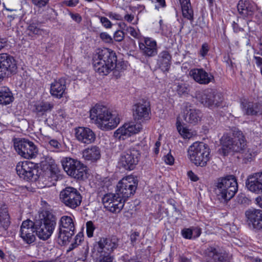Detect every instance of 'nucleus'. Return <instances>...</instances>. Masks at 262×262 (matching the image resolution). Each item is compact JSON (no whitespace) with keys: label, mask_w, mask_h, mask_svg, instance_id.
Masks as SVG:
<instances>
[{"label":"nucleus","mask_w":262,"mask_h":262,"mask_svg":"<svg viewBox=\"0 0 262 262\" xmlns=\"http://www.w3.org/2000/svg\"><path fill=\"white\" fill-rule=\"evenodd\" d=\"M133 117L138 122L125 123L114 133V138L119 141L125 140L133 135L139 133L142 129L141 123H145L150 119V108L148 103L145 101L136 103L133 108Z\"/></svg>","instance_id":"f257e3e1"},{"label":"nucleus","mask_w":262,"mask_h":262,"mask_svg":"<svg viewBox=\"0 0 262 262\" xmlns=\"http://www.w3.org/2000/svg\"><path fill=\"white\" fill-rule=\"evenodd\" d=\"M222 145L220 152L224 156L231 152H239L241 157L247 161H251L256 154L246 147V143L244 136L241 131L235 129L232 136L224 135L221 139Z\"/></svg>","instance_id":"f03ea898"},{"label":"nucleus","mask_w":262,"mask_h":262,"mask_svg":"<svg viewBox=\"0 0 262 262\" xmlns=\"http://www.w3.org/2000/svg\"><path fill=\"white\" fill-rule=\"evenodd\" d=\"M92 122L103 131H109L115 128L120 123L121 117L113 113L106 106L96 104L89 111Z\"/></svg>","instance_id":"7ed1b4c3"},{"label":"nucleus","mask_w":262,"mask_h":262,"mask_svg":"<svg viewBox=\"0 0 262 262\" xmlns=\"http://www.w3.org/2000/svg\"><path fill=\"white\" fill-rule=\"evenodd\" d=\"M115 53L108 48L99 49L94 54L92 64L96 72L101 75H107L116 66Z\"/></svg>","instance_id":"20e7f679"},{"label":"nucleus","mask_w":262,"mask_h":262,"mask_svg":"<svg viewBox=\"0 0 262 262\" xmlns=\"http://www.w3.org/2000/svg\"><path fill=\"white\" fill-rule=\"evenodd\" d=\"M238 190L236 179L232 175L219 179L214 192L219 200L227 201L232 199Z\"/></svg>","instance_id":"39448f33"},{"label":"nucleus","mask_w":262,"mask_h":262,"mask_svg":"<svg viewBox=\"0 0 262 262\" xmlns=\"http://www.w3.org/2000/svg\"><path fill=\"white\" fill-rule=\"evenodd\" d=\"M187 157L195 166L204 167L210 159V149L204 142H195L189 146Z\"/></svg>","instance_id":"423d86ee"},{"label":"nucleus","mask_w":262,"mask_h":262,"mask_svg":"<svg viewBox=\"0 0 262 262\" xmlns=\"http://www.w3.org/2000/svg\"><path fill=\"white\" fill-rule=\"evenodd\" d=\"M17 174L19 177L27 181H34L39 188L46 187L47 184L40 185V182L43 179V177L38 174L37 165L31 161L19 162L16 166Z\"/></svg>","instance_id":"0eeeda50"},{"label":"nucleus","mask_w":262,"mask_h":262,"mask_svg":"<svg viewBox=\"0 0 262 262\" xmlns=\"http://www.w3.org/2000/svg\"><path fill=\"white\" fill-rule=\"evenodd\" d=\"M61 164L68 175L78 180H85L88 177V169L81 161L69 157L63 158Z\"/></svg>","instance_id":"6e6552de"},{"label":"nucleus","mask_w":262,"mask_h":262,"mask_svg":"<svg viewBox=\"0 0 262 262\" xmlns=\"http://www.w3.org/2000/svg\"><path fill=\"white\" fill-rule=\"evenodd\" d=\"M197 98L205 106L210 109H214L225 106L223 94L216 91H205L199 94Z\"/></svg>","instance_id":"1a4fd4ad"},{"label":"nucleus","mask_w":262,"mask_h":262,"mask_svg":"<svg viewBox=\"0 0 262 262\" xmlns=\"http://www.w3.org/2000/svg\"><path fill=\"white\" fill-rule=\"evenodd\" d=\"M59 199L66 207L74 209L80 205L82 196L76 188L67 187L60 191Z\"/></svg>","instance_id":"9d476101"},{"label":"nucleus","mask_w":262,"mask_h":262,"mask_svg":"<svg viewBox=\"0 0 262 262\" xmlns=\"http://www.w3.org/2000/svg\"><path fill=\"white\" fill-rule=\"evenodd\" d=\"M138 185L137 179L133 175L123 177L117 184L116 192L127 200L135 193Z\"/></svg>","instance_id":"9b49d317"},{"label":"nucleus","mask_w":262,"mask_h":262,"mask_svg":"<svg viewBox=\"0 0 262 262\" xmlns=\"http://www.w3.org/2000/svg\"><path fill=\"white\" fill-rule=\"evenodd\" d=\"M56 225L54 216L52 214H47L41 219L40 224L36 226V235L41 239L47 240L53 234Z\"/></svg>","instance_id":"f8f14e48"},{"label":"nucleus","mask_w":262,"mask_h":262,"mask_svg":"<svg viewBox=\"0 0 262 262\" xmlns=\"http://www.w3.org/2000/svg\"><path fill=\"white\" fill-rule=\"evenodd\" d=\"M126 200L117 192L115 193H107L102 198L104 208L107 211L114 213H118L121 211Z\"/></svg>","instance_id":"ddd939ff"},{"label":"nucleus","mask_w":262,"mask_h":262,"mask_svg":"<svg viewBox=\"0 0 262 262\" xmlns=\"http://www.w3.org/2000/svg\"><path fill=\"white\" fill-rule=\"evenodd\" d=\"M140 157V153L138 150H127L121 155L118 161V166L125 170H132L138 164Z\"/></svg>","instance_id":"4468645a"},{"label":"nucleus","mask_w":262,"mask_h":262,"mask_svg":"<svg viewBox=\"0 0 262 262\" xmlns=\"http://www.w3.org/2000/svg\"><path fill=\"white\" fill-rule=\"evenodd\" d=\"M16 151L25 159H32L36 157L38 150L34 144L25 139L16 140L14 143Z\"/></svg>","instance_id":"2eb2a0df"},{"label":"nucleus","mask_w":262,"mask_h":262,"mask_svg":"<svg viewBox=\"0 0 262 262\" xmlns=\"http://www.w3.org/2000/svg\"><path fill=\"white\" fill-rule=\"evenodd\" d=\"M16 70V62L13 57L7 53L0 54V81Z\"/></svg>","instance_id":"dca6fc26"},{"label":"nucleus","mask_w":262,"mask_h":262,"mask_svg":"<svg viewBox=\"0 0 262 262\" xmlns=\"http://www.w3.org/2000/svg\"><path fill=\"white\" fill-rule=\"evenodd\" d=\"M202 117V113L198 110L182 108L176 118H180L182 122L185 121L189 124L195 125L201 121Z\"/></svg>","instance_id":"f3484780"},{"label":"nucleus","mask_w":262,"mask_h":262,"mask_svg":"<svg viewBox=\"0 0 262 262\" xmlns=\"http://www.w3.org/2000/svg\"><path fill=\"white\" fill-rule=\"evenodd\" d=\"M247 222L249 226L255 230H262V210L249 209L245 212Z\"/></svg>","instance_id":"a211bd4d"},{"label":"nucleus","mask_w":262,"mask_h":262,"mask_svg":"<svg viewBox=\"0 0 262 262\" xmlns=\"http://www.w3.org/2000/svg\"><path fill=\"white\" fill-rule=\"evenodd\" d=\"M139 47L142 53L146 56L152 57L158 53L157 41L150 37H143L139 42Z\"/></svg>","instance_id":"6ab92c4d"},{"label":"nucleus","mask_w":262,"mask_h":262,"mask_svg":"<svg viewBox=\"0 0 262 262\" xmlns=\"http://www.w3.org/2000/svg\"><path fill=\"white\" fill-rule=\"evenodd\" d=\"M34 223L30 220H26L22 223L19 235L23 241L30 244L35 240Z\"/></svg>","instance_id":"aec40b11"},{"label":"nucleus","mask_w":262,"mask_h":262,"mask_svg":"<svg viewBox=\"0 0 262 262\" xmlns=\"http://www.w3.org/2000/svg\"><path fill=\"white\" fill-rule=\"evenodd\" d=\"M246 185L250 191L257 194L262 193V170L249 176Z\"/></svg>","instance_id":"412c9836"},{"label":"nucleus","mask_w":262,"mask_h":262,"mask_svg":"<svg viewBox=\"0 0 262 262\" xmlns=\"http://www.w3.org/2000/svg\"><path fill=\"white\" fill-rule=\"evenodd\" d=\"M255 4L249 0H240L237 5V9L242 17L247 20V24L252 18L256 10Z\"/></svg>","instance_id":"4be33fe9"},{"label":"nucleus","mask_w":262,"mask_h":262,"mask_svg":"<svg viewBox=\"0 0 262 262\" xmlns=\"http://www.w3.org/2000/svg\"><path fill=\"white\" fill-rule=\"evenodd\" d=\"M117 239L116 237L102 238L98 242L97 249L101 255H110V253L117 247Z\"/></svg>","instance_id":"5701e85b"},{"label":"nucleus","mask_w":262,"mask_h":262,"mask_svg":"<svg viewBox=\"0 0 262 262\" xmlns=\"http://www.w3.org/2000/svg\"><path fill=\"white\" fill-rule=\"evenodd\" d=\"M75 137L81 143L84 144H91L96 139V135L90 128L85 127H78L75 129Z\"/></svg>","instance_id":"b1692460"},{"label":"nucleus","mask_w":262,"mask_h":262,"mask_svg":"<svg viewBox=\"0 0 262 262\" xmlns=\"http://www.w3.org/2000/svg\"><path fill=\"white\" fill-rule=\"evenodd\" d=\"M189 75L200 84H208L213 80V76L203 69H192L189 72Z\"/></svg>","instance_id":"393cba45"},{"label":"nucleus","mask_w":262,"mask_h":262,"mask_svg":"<svg viewBox=\"0 0 262 262\" xmlns=\"http://www.w3.org/2000/svg\"><path fill=\"white\" fill-rule=\"evenodd\" d=\"M66 90V81L63 79L55 80L51 83L50 94L56 98H61L63 97Z\"/></svg>","instance_id":"a878e982"},{"label":"nucleus","mask_w":262,"mask_h":262,"mask_svg":"<svg viewBox=\"0 0 262 262\" xmlns=\"http://www.w3.org/2000/svg\"><path fill=\"white\" fill-rule=\"evenodd\" d=\"M82 157L86 161L95 162L101 158L100 148L96 145L90 146L83 150Z\"/></svg>","instance_id":"bb28decb"},{"label":"nucleus","mask_w":262,"mask_h":262,"mask_svg":"<svg viewBox=\"0 0 262 262\" xmlns=\"http://www.w3.org/2000/svg\"><path fill=\"white\" fill-rule=\"evenodd\" d=\"M176 127L180 136L184 139H190L196 134V132L185 126L180 118H176Z\"/></svg>","instance_id":"cd10ccee"},{"label":"nucleus","mask_w":262,"mask_h":262,"mask_svg":"<svg viewBox=\"0 0 262 262\" xmlns=\"http://www.w3.org/2000/svg\"><path fill=\"white\" fill-rule=\"evenodd\" d=\"M171 57L168 52L164 51L159 55L158 65L163 71H167L170 67Z\"/></svg>","instance_id":"c85d7f7f"},{"label":"nucleus","mask_w":262,"mask_h":262,"mask_svg":"<svg viewBox=\"0 0 262 262\" xmlns=\"http://www.w3.org/2000/svg\"><path fill=\"white\" fill-rule=\"evenodd\" d=\"M73 216L63 215L60 220L59 228L74 233L75 225Z\"/></svg>","instance_id":"c756f323"},{"label":"nucleus","mask_w":262,"mask_h":262,"mask_svg":"<svg viewBox=\"0 0 262 262\" xmlns=\"http://www.w3.org/2000/svg\"><path fill=\"white\" fill-rule=\"evenodd\" d=\"M73 234V232L59 228L58 232L57 233V242L60 245H66L69 242L70 239Z\"/></svg>","instance_id":"7c9ffc66"},{"label":"nucleus","mask_w":262,"mask_h":262,"mask_svg":"<svg viewBox=\"0 0 262 262\" xmlns=\"http://www.w3.org/2000/svg\"><path fill=\"white\" fill-rule=\"evenodd\" d=\"M13 95L8 88H3L0 90V104L7 105L13 101Z\"/></svg>","instance_id":"2f4dec72"},{"label":"nucleus","mask_w":262,"mask_h":262,"mask_svg":"<svg viewBox=\"0 0 262 262\" xmlns=\"http://www.w3.org/2000/svg\"><path fill=\"white\" fill-rule=\"evenodd\" d=\"M241 106L248 115H256L259 112L260 107L257 104H253L244 100L241 103Z\"/></svg>","instance_id":"473e14b6"},{"label":"nucleus","mask_w":262,"mask_h":262,"mask_svg":"<svg viewBox=\"0 0 262 262\" xmlns=\"http://www.w3.org/2000/svg\"><path fill=\"white\" fill-rule=\"evenodd\" d=\"M201 229L197 227L185 228L182 230V236L186 239L198 237L201 235Z\"/></svg>","instance_id":"72a5a7b5"},{"label":"nucleus","mask_w":262,"mask_h":262,"mask_svg":"<svg viewBox=\"0 0 262 262\" xmlns=\"http://www.w3.org/2000/svg\"><path fill=\"white\" fill-rule=\"evenodd\" d=\"M41 164L43 167L47 166L49 169L51 176L55 174L58 171V168L55 164V161L52 157L47 156L44 158V160L41 161Z\"/></svg>","instance_id":"f704fd0d"},{"label":"nucleus","mask_w":262,"mask_h":262,"mask_svg":"<svg viewBox=\"0 0 262 262\" xmlns=\"http://www.w3.org/2000/svg\"><path fill=\"white\" fill-rule=\"evenodd\" d=\"M34 110L38 113L43 114L45 112L50 111L53 108V105L44 101H38L34 105Z\"/></svg>","instance_id":"c9c22d12"},{"label":"nucleus","mask_w":262,"mask_h":262,"mask_svg":"<svg viewBox=\"0 0 262 262\" xmlns=\"http://www.w3.org/2000/svg\"><path fill=\"white\" fill-rule=\"evenodd\" d=\"M181 4L183 16L188 19L191 20L193 18V11L190 6L189 2H180Z\"/></svg>","instance_id":"e433bc0d"},{"label":"nucleus","mask_w":262,"mask_h":262,"mask_svg":"<svg viewBox=\"0 0 262 262\" xmlns=\"http://www.w3.org/2000/svg\"><path fill=\"white\" fill-rule=\"evenodd\" d=\"M66 115L64 111L59 110L53 115V124L56 126L60 127L62 124L66 122Z\"/></svg>","instance_id":"4c0bfd02"},{"label":"nucleus","mask_w":262,"mask_h":262,"mask_svg":"<svg viewBox=\"0 0 262 262\" xmlns=\"http://www.w3.org/2000/svg\"><path fill=\"white\" fill-rule=\"evenodd\" d=\"M9 215L6 209H3L0 212V224L6 228L9 224Z\"/></svg>","instance_id":"58836bf2"},{"label":"nucleus","mask_w":262,"mask_h":262,"mask_svg":"<svg viewBox=\"0 0 262 262\" xmlns=\"http://www.w3.org/2000/svg\"><path fill=\"white\" fill-rule=\"evenodd\" d=\"M165 26L163 24L162 20L153 23L152 30L155 33H160L166 35L167 34L164 30Z\"/></svg>","instance_id":"ea45409f"},{"label":"nucleus","mask_w":262,"mask_h":262,"mask_svg":"<svg viewBox=\"0 0 262 262\" xmlns=\"http://www.w3.org/2000/svg\"><path fill=\"white\" fill-rule=\"evenodd\" d=\"M83 235L81 233L77 234L74 238V241L71 244L68 250L71 251L77 247L83 241Z\"/></svg>","instance_id":"a19ab883"},{"label":"nucleus","mask_w":262,"mask_h":262,"mask_svg":"<svg viewBox=\"0 0 262 262\" xmlns=\"http://www.w3.org/2000/svg\"><path fill=\"white\" fill-rule=\"evenodd\" d=\"M206 254L210 258L215 259L217 256V250L213 247H210L206 250Z\"/></svg>","instance_id":"79ce46f5"},{"label":"nucleus","mask_w":262,"mask_h":262,"mask_svg":"<svg viewBox=\"0 0 262 262\" xmlns=\"http://www.w3.org/2000/svg\"><path fill=\"white\" fill-rule=\"evenodd\" d=\"M86 234L88 237H91L93 236V233L95 227L92 221H89L86 224Z\"/></svg>","instance_id":"37998d69"},{"label":"nucleus","mask_w":262,"mask_h":262,"mask_svg":"<svg viewBox=\"0 0 262 262\" xmlns=\"http://www.w3.org/2000/svg\"><path fill=\"white\" fill-rule=\"evenodd\" d=\"M163 160L165 163L168 165H173L174 163V158L170 152L165 155L163 158Z\"/></svg>","instance_id":"c03bdc74"},{"label":"nucleus","mask_w":262,"mask_h":262,"mask_svg":"<svg viewBox=\"0 0 262 262\" xmlns=\"http://www.w3.org/2000/svg\"><path fill=\"white\" fill-rule=\"evenodd\" d=\"M32 3L39 8L46 6L49 3V0H31Z\"/></svg>","instance_id":"a18cd8bd"},{"label":"nucleus","mask_w":262,"mask_h":262,"mask_svg":"<svg viewBox=\"0 0 262 262\" xmlns=\"http://www.w3.org/2000/svg\"><path fill=\"white\" fill-rule=\"evenodd\" d=\"M100 22L102 25L106 28H111L112 27V23L109 19L105 17H99Z\"/></svg>","instance_id":"49530a36"},{"label":"nucleus","mask_w":262,"mask_h":262,"mask_svg":"<svg viewBox=\"0 0 262 262\" xmlns=\"http://www.w3.org/2000/svg\"><path fill=\"white\" fill-rule=\"evenodd\" d=\"M127 32L130 34L132 36L135 38H138L139 37V30L133 27H129L127 29Z\"/></svg>","instance_id":"de8ad7c7"},{"label":"nucleus","mask_w":262,"mask_h":262,"mask_svg":"<svg viewBox=\"0 0 262 262\" xmlns=\"http://www.w3.org/2000/svg\"><path fill=\"white\" fill-rule=\"evenodd\" d=\"M50 145L54 147L56 151L61 152L62 150L60 148V144L56 140H49Z\"/></svg>","instance_id":"09e8293b"},{"label":"nucleus","mask_w":262,"mask_h":262,"mask_svg":"<svg viewBox=\"0 0 262 262\" xmlns=\"http://www.w3.org/2000/svg\"><path fill=\"white\" fill-rule=\"evenodd\" d=\"M114 39L116 41H121L124 38V33L121 30L116 31L114 34Z\"/></svg>","instance_id":"8fccbe9b"},{"label":"nucleus","mask_w":262,"mask_h":262,"mask_svg":"<svg viewBox=\"0 0 262 262\" xmlns=\"http://www.w3.org/2000/svg\"><path fill=\"white\" fill-rule=\"evenodd\" d=\"M100 37L101 39L105 42L110 43L112 41V37L106 32H102L100 34Z\"/></svg>","instance_id":"3c124183"},{"label":"nucleus","mask_w":262,"mask_h":262,"mask_svg":"<svg viewBox=\"0 0 262 262\" xmlns=\"http://www.w3.org/2000/svg\"><path fill=\"white\" fill-rule=\"evenodd\" d=\"M99 262H114L113 258L110 255H103L100 254Z\"/></svg>","instance_id":"603ef678"},{"label":"nucleus","mask_w":262,"mask_h":262,"mask_svg":"<svg viewBox=\"0 0 262 262\" xmlns=\"http://www.w3.org/2000/svg\"><path fill=\"white\" fill-rule=\"evenodd\" d=\"M107 15L113 20H119L122 18L121 15L114 12H109L107 14Z\"/></svg>","instance_id":"864d4df0"},{"label":"nucleus","mask_w":262,"mask_h":262,"mask_svg":"<svg viewBox=\"0 0 262 262\" xmlns=\"http://www.w3.org/2000/svg\"><path fill=\"white\" fill-rule=\"evenodd\" d=\"M188 178L193 182H196L199 180V177L192 171L189 170L187 172Z\"/></svg>","instance_id":"5fc2aeb1"},{"label":"nucleus","mask_w":262,"mask_h":262,"mask_svg":"<svg viewBox=\"0 0 262 262\" xmlns=\"http://www.w3.org/2000/svg\"><path fill=\"white\" fill-rule=\"evenodd\" d=\"M157 4L155 5V9L159 10L161 8H164L166 6L165 0H155Z\"/></svg>","instance_id":"6e6d98bb"},{"label":"nucleus","mask_w":262,"mask_h":262,"mask_svg":"<svg viewBox=\"0 0 262 262\" xmlns=\"http://www.w3.org/2000/svg\"><path fill=\"white\" fill-rule=\"evenodd\" d=\"M28 30L34 34H38L41 32V31L38 28L33 25H31L29 26Z\"/></svg>","instance_id":"4d7b16f0"},{"label":"nucleus","mask_w":262,"mask_h":262,"mask_svg":"<svg viewBox=\"0 0 262 262\" xmlns=\"http://www.w3.org/2000/svg\"><path fill=\"white\" fill-rule=\"evenodd\" d=\"M177 91L179 94L183 95L187 92V88L185 85H178Z\"/></svg>","instance_id":"13d9d810"},{"label":"nucleus","mask_w":262,"mask_h":262,"mask_svg":"<svg viewBox=\"0 0 262 262\" xmlns=\"http://www.w3.org/2000/svg\"><path fill=\"white\" fill-rule=\"evenodd\" d=\"M79 3L78 0H68L64 2V4L69 7H74Z\"/></svg>","instance_id":"bf43d9fd"},{"label":"nucleus","mask_w":262,"mask_h":262,"mask_svg":"<svg viewBox=\"0 0 262 262\" xmlns=\"http://www.w3.org/2000/svg\"><path fill=\"white\" fill-rule=\"evenodd\" d=\"M208 51V46L207 44H203L200 51V54L202 56H205Z\"/></svg>","instance_id":"052dcab7"},{"label":"nucleus","mask_w":262,"mask_h":262,"mask_svg":"<svg viewBox=\"0 0 262 262\" xmlns=\"http://www.w3.org/2000/svg\"><path fill=\"white\" fill-rule=\"evenodd\" d=\"M70 16L71 18L77 23H80L81 21V17L79 14L77 13L73 14L71 13Z\"/></svg>","instance_id":"680f3d73"},{"label":"nucleus","mask_w":262,"mask_h":262,"mask_svg":"<svg viewBox=\"0 0 262 262\" xmlns=\"http://www.w3.org/2000/svg\"><path fill=\"white\" fill-rule=\"evenodd\" d=\"M255 204L260 208H262V195L255 198Z\"/></svg>","instance_id":"e2e57ef3"},{"label":"nucleus","mask_w":262,"mask_h":262,"mask_svg":"<svg viewBox=\"0 0 262 262\" xmlns=\"http://www.w3.org/2000/svg\"><path fill=\"white\" fill-rule=\"evenodd\" d=\"M160 146H161V142H160V141L159 140L157 141L155 143V147H154V149H153L154 152L156 154H158L159 153V148H160Z\"/></svg>","instance_id":"0e129e2a"},{"label":"nucleus","mask_w":262,"mask_h":262,"mask_svg":"<svg viewBox=\"0 0 262 262\" xmlns=\"http://www.w3.org/2000/svg\"><path fill=\"white\" fill-rule=\"evenodd\" d=\"M124 19L125 20L129 23H131L134 19V16L131 14H126L124 16Z\"/></svg>","instance_id":"69168bd1"},{"label":"nucleus","mask_w":262,"mask_h":262,"mask_svg":"<svg viewBox=\"0 0 262 262\" xmlns=\"http://www.w3.org/2000/svg\"><path fill=\"white\" fill-rule=\"evenodd\" d=\"M255 63L258 67L262 66V58L260 57H254Z\"/></svg>","instance_id":"338daca9"},{"label":"nucleus","mask_w":262,"mask_h":262,"mask_svg":"<svg viewBox=\"0 0 262 262\" xmlns=\"http://www.w3.org/2000/svg\"><path fill=\"white\" fill-rule=\"evenodd\" d=\"M6 40L5 39L0 37V50L4 48L6 46Z\"/></svg>","instance_id":"774afa93"}]
</instances>
